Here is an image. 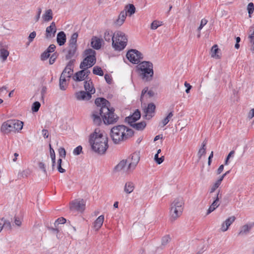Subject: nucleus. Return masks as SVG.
Listing matches in <instances>:
<instances>
[{
  "label": "nucleus",
  "instance_id": "52",
  "mask_svg": "<svg viewBox=\"0 0 254 254\" xmlns=\"http://www.w3.org/2000/svg\"><path fill=\"white\" fill-rule=\"evenodd\" d=\"M36 36V33L35 31L31 32L29 34L28 37L29 43L27 44L28 45H29L30 43L33 41V39L35 38Z\"/></svg>",
  "mask_w": 254,
  "mask_h": 254
},
{
  "label": "nucleus",
  "instance_id": "5",
  "mask_svg": "<svg viewBox=\"0 0 254 254\" xmlns=\"http://www.w3.org/2000/svg\"><path fill=\"white\" fill-rule=\"evenodd\" d=\"M127 36L124 32L118 31L114 33L112 46L115 50L121 51L124 49L127 46Z\"/></svg>",
  "mask_w": 254,
  "mask_h": 254
},
{
  "label": "nucleus",
  "instance_id": "24",
  "mask_svg": "<svg viewBox=\"0 0 254 254\" xmlns=\"http://www.w3.org/2000/svg\"><path fill=\"white\" fill-rule=\"evenodd\" d=\"M57 41L60 46H62L66 42V35L64 32L61 31L58 33Z\"/></svg>",
  "mask_w": 254,
  "mask_h": 254
},
{
  "label": "nucleus",
  "instance_id": "62",
  "mask_svg": "<svg viewBox=\"0 0 254 254\" xmlns=\"http://www.w3.org/2000/svg\"><path fill=\"white\" fill-rule=\"evenodd\" d=\"M55 45L54 44H51L49 46V47L46 50L50 53L53 52L55 51Z\"/></svg>",
  "mask_w": 254,
  "mask_h": 254
},
{
  "label": "nucleus",
  "instance_id": "2",
  "mask_svg": "<svg viewBox=\"0 0 254 254\" xmlns=\"http://www.w3.org/2000/svg\"><path fill=\"white\" fill-rule=\"evenodd\" d=\"M108 139L106 135L101 132L99 128L90 135L89 143L91 148L95 152L104 154L108 148Z\"/></svg>",
  "mask_w": 254,
  "mask_h": 254
},
{
  "label": "nucleus",
  "instance_id": "14",
  "mask_svg": "<svg viewBox=\"0 0 254 254\" xmlns=\"http://www.w3.org/2000/svg\"><path fill=\"white\" fill-rule=\"evenodd\" d=\"M75 96L76 99L80 101H88L92 97L91 94L86 91H80L77 92L75 93Z\"/></svg>",
  "mask_w": 254,
  "mask_h": 254
},
{
  "label": "nucleus",
  "instance_id": "8",
  "mask_svg": "<svg viewBox=\"0 0 254 254\" xmlns=\"http://www.w3.org/2000/svg\"><path fill=\"white\" fill-rule=\"evenodd\" d=\"M127 59L132 64H138L143 59L142 54L138 51L134 49L129 50L127 53Z\"/></svg>",
  "mask_w": 254,
  "mask_h": 254
},
{
  "label": "nucleus",
  "instance_id": "60",
  "mask_svg": "<svg viewBox=\"0 0 254 254\" xmlns=\"http://www.w3.org/2000/svg\"><path fill=\"white\" fill-rule=\"evenodd\" d=\"M74 62H75L74 60H70L68 62V63H67V64L66 66H65V67H68V68H73V66Z\"/></svg>",
  "mask_w": 254,
  "mask_h": 254
},
{
  "label": "nucleus",
  "instance_id": "58",
  "mask_svg": "<svg viewBox=\"0 0 254 254\" xmlns=\"http://www.w3.org/2000/svg\"><path fill=\"white\" fill-rule=\"evenodd\" d=\"M60 156L64 158L66 155V152L64 148L61 147L59 149Z\"/></svg>",
  "mask_w": 254,
  "mask_h": 254
},
{
  "label": "nucleus",
  "instance_id": "49",
  "mask_svg": "<svg viewBox=\"0 0 254 254\" xmlns=\"http://www.w3.org/2000/svg\"><path fill=\"white\" fill-rule=\"evenodd\" d=\"M247 9L250 15L253 13L254 10V3L252 2L249 3L247 6Z\"/></svg>",
  "mask_w": 254,
  "mask_h": 254
},
{
  "label": "nucleus",
  "instance_id": "15",
  "mask_svg": "<svg viewBox=\"0 0 254 254\" xmlns=\"http://www.w3.org/2000/svg\"><path fill=\"white\" fill-rule=\"evenodd\" d=\"M57 31L56 24L54 22H52L51 25L47 27L46 30V37L47 38H52L55 36Z\"/></svg>",
  "mask_w": 254,
  "mask_h": 254
},
{
  "label": "nucleus",
  "instance_id": "16",
  "mask_svg": "<svg viewBox=\"0 0 254 254\" xmlns=\"http://www.w3.org/2000/svg\"><path fill=\"white\" fill-rule=\"evenodd\" d=\"M219 195L220 196H221V194H220V190H219L217 194V196L215 198V200L213 201L212 203L211 204V205L209 206V208L207 210L206 214L208 215L212 212H213L214 210L216 209L220 205L219 202Z\"/></svg>",
  "mask_w": 254,
  "mask_h": 254
},
{
  "label": "nucleus",
  "instance_id": "21",
  "mask_svg": "<svg viewBox=\"0 0 254 254\" xmlns=\"http://www.w3.org/2000/svg\"><path fill=\"white\" fill-rule=\"evenodd\" d=\"M249 42L251 44V50L254 52V24L250 28L249 35L248 37Z\"/></svg>",
  "mask_w": 254,
  "mask_h": 254
},
{
  "label": "nucleus",
  "instance_id": "36",
  "mask_svg": "<svg viewBox=\"0 0 254 254\" xmlns=\"http://www.w3.org/2000/svg\"><path fill=\"white\" fill-rule=\"evenodd\" d=\"M114 33L109 30H106L104 34V38L107 42H113Z\"/></svg>",
  "mask_w": 254,
  "mask_h": 254
},
{
  "label": "nucleus",
  "instance_id": "32",
  "mask_svg": "<svg viewBox=\"0 0 254 254\" xmlns=\"http://www.w3.org/2000/svg\"><path fill=\"white\" fill-rule=\"evenodd\" d=\"M129 125L138 130H141L143 129L146 126V122L144 121H142L138 123H133Z\"/></svg>",
  "mask_w": 254,
  "mask_h": 254
},
{
  "label": "nucleus",
  "instance_id": "37",
  "mask_svg": "<svg viewBox=\"0 0 254 254\" xmlns=\"http://www.w3.org/2000/svg\"><path fill=\"white\" fill-rule=\"evenodd\" d=\"M123 11H125L127 14L128 13L129 15L131 16L135 13V7L132 4H129L126 6Z\"/></svg>",
  "mask_w": 254,
  "mask_h": 254
},
{
  "label": "nucleus",
  "instance_id": "50",
  "mask_svg": "<svg viewBox=\"0 0 254 254\" xmlns=\"http://www.w3.org/2000/svg\"><path fill=\"white\" fill-rule=\"evenodd\" d=\"M170 241V237L169 235H166L163 237L162 239V245L165 246Z\"/></svg>",
  "mask_w": 254,
  "mask_h": 254
},
{
  "label": "nucleus",
  "instance_id": "33",
  "mask_svg": "<svg viewBox=\"0 0 254 254\" xmlns=\"http://www.w3.org/2000/svg\"><path fill=\"white\" fill-rule=\"evenodd\" d=\"M73 72V68L65 67L64 70L63 71L61 75H63V76L66 77L67 78V80H69V78L71 77Z\"/></svg>",
  "mask_w": 254,
  "mask_h": 254
},
{
  "label": "nucleus",
  "instance_id": "26",
  "mask_svg": "<svg viewBox=\"0 0 254 254\" xmlns=\"http://www.w3.org/2000/svg\"><path fill=\"white\" fill-rule=\"evenodd\" d=\"M12 122V127L14 131H19L22 129L23 126V123L17 120H11Z\"/></svg>",
  "mask_w": 254,
  "mask_h": 254
},
{
  "label": "nucleus",
  "instance_id": "4",
  "mask_svg": "<svg viewBox=\"0 0 254 254\" xmlns=\"http://www.w3.org/2000/svg\"><path fill=\"white\" fill-rule=\"evenodd\" d=\"M136 70L140 78L145 81H150L154 74L153 66L152 63L143 61L136 66Z\"/></svg>",
  "mask_w": 254,
  "mask_h": 254
},
{
  "label": "nucleus",
  "instance_id": "29",
  "mask_svg": "<svg viewBox=\"0 0 254 254\" xmlns=\"http://www.w3.org/2000/svg\"><path fill=\"white\" fill-rule=\"evenodd\" d=\"M127 164L126 160L121 161L114 168V171L120 172L123 170Z\"/></svg>",
  "mask_w": 254,
  "mask_h": 254
},
{
  "label": "nucleus",
  "instance_id": "47",
  "mask_svg": "<svg viewBox=\"0 0 254 254\" xmlns=\"http://www.w3.org/2000/svg\"><path fill=\"white\" fill-rule=\"evenodd\" d=\"M218 48H217V46L216 45L213 46L211 49V53L212 57H218V56L216 55L217 53L218 52Z\"/></svg>",
  "mask_w": 254,
  "mask_h": 254
},
{
  "label": "nucleus",
  "instance_id": "55",
  "mask_svg": "<svg viewBox=\"0 0 254 254\" xmlns=\"http://www.w3.org/2000/svg\"><path fill=\"white\" fill-rule=\"evenodd\" d=\"M160 24H159V22L157 21H154L151 24V29L153 30L156 29Z\"/></svg>",
  "mask_w": 254,
  "mask_h": 254
},
{
  "label": "nucleus",
  "instance_id": "22",
  "mask_svg": "<svg viewBox=\"0 0 254 254\" xmlns=\"http://www.w3.org/2000/svg\"><path fill=\"white\" fill-rule=\"evenodd\" d=\"M102 40L97 38V37H93L91 39V46L96 50H99L101 47Z\"/></svg>",
  "mask_w": 254,
  "mask_h": 254
},
{
  "label": "nucleus",
  "instance_id": "45",
  "mask_svg": "<svg viewBox=\"0 0 254 254\" xmlns=\"http://www.w3.org/2000/svg\"><path fill=\"white\" fill-rule=\"evenodd\" d=\"M62 159H59L58 160L57 169L58 171L61 173H63L65 172V170L62 167Z\"/></svg>",
  "mask_w": 254,
  "mask_h": 254
},
{
  "label": "nucleus",
  "instance_id": "46",
  "mask_svg": "<svg viewBox=\"0 0 254 254\" xmlns=\"http://www.w3.org/2000/svg\"><path fill=\"white\" fill-rule=\"evenodd\" d=\"M164 160V156H162L161 157H159V155L156 154L154 156V160L159 165L161 164Z\"/></svg>",
  "mask_w": 254,
  "mask_h": 254
},
{
  "label": "nucleus",
  "instance_id": "18",
  "mask_svg": "<svg viewBox=\"0 0 254 254\" xmlns=\"http://www.w3.org/2000/svg\"><path fill=\"white\" fill-rule=\"evenodd\" d=\"M95 103L99 108L108 107L110 106L109 102L103 98H98L95 101Z\"/></svg>",
  "mask_w": 254,
  "mask_h": 254
},
{
  "label": "nucleus",
  "instance_id": "30",
  "mask_svg": "<svg viewBox=\"0 0 254 254\" xmlns=\"http://www.w3.org/2000/svg\"><path fill=\"white\" fill-rule=\"evenodd\" d=\"M66 77L63 76V75H61L59 80V86L60 89L61 90L64 91L66 89V80H67V79H66Z\"/></svg>",
  "mask_w": 254,
  "mask_h": 254
},
{
  "label": "nucleus",
  "instance_id": "23",
  "mask_svg": "<svg viewBox=\"0 0 254 254\" xmlns=\"http://www.w3.org/2000/svg\"><path fill=\"white\" fill-rule=\"evenodd\" d=\"M127 16L126 12L125 11H122L120 12L118 18L115 22V24L117 26H121L125 21Z\"/></svg>",
  "mask_w": 254,
  "mask_h": 254
},
{
  "label": "nucleus",
  "instance_id": "6",
  "mask_svg": "<svg viewBox=\"0 0 254 254\" xmlns=\"http://www.w3.org/2000/svg\"><path fill=\"white\" fill-rule=\"evenodd\" d=\"M184 202L182 198H177L171 203L170 215L171 221H175L180 217L183 210Z\"/></svg>",
  "mask_w": 254,
  "mask_h": 254
},
{
  "label": "nucleus",
  "instance_id": "35",
  "mask_svg": "<svg viewBox=\"0 0 254 254\" xmlns=\"http://www.w3.org/2000/svg\"><path fill=\"white\" fill-rule=\"evenodd\" d=\"M173 116V112L171 111L168 114V115L166 118H165L163 120H162V121L159 124V126H160L161 127H164L169 123V122L170 121V120H171Z\"/></svg>",
  "mask_w": 254,
  "mask_h": 254
},
{
  "label": "nucleus",
  "instance_id": "25",
  "mask_svg": "<svg viewBox=\"0 0 254 254\" xmlns=\"http://www.w3.org/2000/svg\"><path fill=\"white\" fill-rule=\"evenodd\" d=\"M104 220V216L103 215L99 216L94 223V228L95 230H98L102 226Z\"/></svg>",
  "mask_w": 254,
  "mask_h": 254
},
{
  "label": "nucleus",
  "instance_id": "51",
  "mask_svg": "<svg viewBox=\"0 0 254 254\" xmlns=\"http://www.w3.org/2000/svg\"><path fill=\"white\" fill-rule=\"evenodd\" d=\"M50 57V53L47 50L41 54V59L42 61L47 59Z\"/></svg>",
  "mask_w": 254,
  "mask_h": 254
},
{
  "label": "nucleus",
  "instance_id": "34",
  "mask_svg": "<svg viewBox=\"0 0 254 254\" xmlns=\"http://www.w3.org/2000/svg\"><path fill=\"white\" fill-rule=\"evenodd\" d=\"M78 37V34L74 33L72 34L71 38L69 41V47H77V39Z\"/></svg>",
  "mask_w": 254,
  "mask_h": 254
},
{
  "label": "nucleus",
  "instance_id": "57",
  "mask_svg": "<svg viewBox=\"0 0 254 254\" xmlns=\"http://www.w3.org/2000/svg\"><path fill=\"white\" fill-rule=\"evenodd\" d=\"M39 168L45 173L46 174V167L45 164L43 162H40L38 164Z\"/></svg>",
  "mask_w": 254,
  "mask_h": 254
},
{
  "label": "nucleus",
  "instance_id": "38",
  "mask_svg": "<svg viewBox=\"0 0 254 254\" xmlns=\"http://www.w3.org/2000/svg\"><path fill=\"white\" fill-rule=\"evenodd\" d=\"M42 18L46 22L50 21L53 18V13L51 9L46 10L45 13L43 15Z\"/></svg>",
  "mask_w": 254,
  "mask_h": 254
},
{
  "label": "nucleus",
  "instance_id": "11",
  "mask_svg": "<svg viewBox=\"0 0 254 254\" xmlns=\"http://www.w3.org/2000/svg\"><path fill=\"white\" fill-rule=\"evenodd\" d=\"M85 208V201L81 199H76L73 201L70 205V209L82 212Z\"/></svg>",
  "mask_w": 254,
  "mask_h": 254
},
{
  "label": "nucleus",
  "instance_id": "54",
  "mask_svg": "<svg viewBox=\"0 0 254 254\" xmlns=\"http://www.w3.org/2000/svg\"><path fill=\"white\" fill-rule=\"evenodd\" d=\"M207 20L206 19L203 18V19H201L200 24L199 26L198 27L197 30L199 32H200V31L202 29V28L203 27V26L207 24Z\"/></svg>",
  "mask_w": 254,
  "mask_h": 254
},
{
  "label": "nucleus",
  "instance_id": "12",
  "mask_svg": "<svg viewBox=\"0 0 254 254\" xmlns=\"http://www.w3.org/2000/svg\"><path fill=\"white\" fill-rule=\"evenodd\" d=\"M101 111H102V108H97L92 112L91 117L93 123L96 125L99 126L102 123L101 117H102V113Z\"/></svg>",
  "mask_w": 254,
  "mask_h": 254
},
{
  "label": "nucleus",
  "instance_id": "1",
  "mask_svg": "<svg viewBox=\"0 0 254 254\" xmlns=\"http://www.w3.org/2000/svg\"><path fill=\"white\" fill-rule=\"evenodd\" d=\"M84 55L85 57L79 65L81 70L76 72L72 77V79L76 82L82 81L86 79L87 80V77L90 73L88 68L94 65L96 62V52L93 49L86 50Z\"/></svg>",
  "mask_w": 254,
  "mask_h": 254
},
{
  "label": "nucleus",
  "instance_id": "64",
  "mask_svg": "<svg viewBox=\"0 0 254 254\" xmlns=\"http://www.w3.org/2000/svg\"><path fill=\"white\" fill-rule=\"evenodd\" d=\"M42 135L45 138H48L49 136V132L47 129H43L42 131Z\"/></svg>",
  "mask_w": 254,
  "mask_h": 254
},
{
  "label": "nucleus",
  "instance_id": "53",
  "mask_svg": "<svg viewBox=\"0 0 254 254\" xmlns=\"http://www.w3.org/2000/svg\"><path fill=\"white\" fill-rule=\"evenodd\" d=\"M66 222V219L64 217H60L58 218L55 222V226L59 224H64Z\"/></svg>",
  "mask_w": 254,
  "mask_h": 254
},
{
  "label": "nucleus",
  "instance_id": "43",
  "mask_svg": "<svg viewBox=\"0 0 254 254\" xmlns=\"http://www.w3.org/2000/svg\"><path fill=\"white\" fill-rule=\"evenodd\" d=\"M50 155L52 161V167L53 169H54V167L55 166V164L56 163V155L55 153L54 150L51 147V145L50 144Z\"/></svg>",
  "mask_w": 254,
  "mask_h": 254
},
{
  "label": "nucleus",
  "instance_id": "20",
  "mask_svg": "<svg viewBox=\"0 0 254 254\" xmlns=\"http://www.w3.org/2000/svg\"><path fill=\"white\" fill-rule=\"evenodd\" d=\"M84 88L85 91L90 93L91 95L95 93V89L93 86V83L91 79L87 80L84 82Z\"/></svg>",
  "mask_w": 254,
  "mask_h": 254
},
{
  "label": "nucleus",
  "instance_id": "56",
  "mask_svg": "<svg viewBox=\"0 0 254 254\" xmlns=\"http://www.w3.org/2000/svg\"><path fill=\"white\" fill-rule=\"evenodd\" d=\"M220 185V184L216 181V182L211 187L210 190V193L213 192L219 187Z\"/></svg>",
  "mask_w": 254,
  "mask_h": 254
},
{
  "label": "nucleus",
  "instance_id": "19",
  "mask_svg": "<svg viewBox=\"0 0 254 254\" xmlns=\"http://www.w3.org/2000/svg\"><path fill=\"white\" fill-rule=\"evenodd\" d=\"M140 113L138 110H136L132 116L126 118V120L129 124H130L134 123L136 121L140 119Z\"/></svg>",
  "mask_w": 254,
  "mask_h": 254
},
{
  "label": "nucleus",
  "instance_id": "40",
  "mask_svg": "<svg viewBox=\"0 0 254 254\" xmlns=\"http://www.w3.org/2000/svg\"><path fill=\"white\" fill-rule=\"evenodd\" d=\"M9 55V52L7 50L4 48L0 49V58L2 60L3 62H4L6 60Z\"/></svg>",
  "mask_w": 254,
  "mask_h": 254
},
{
  "label": "nucleus",
  "instance_id": "59",
  "mask_svg": "<svg viewBox=\"0 0 254 254\" xmlns=\"http://www.w3.org/2000/svg\"><path fill=\"white\" fill-rule=\"evenodd\" d=\"M105 79L108 84L112 83V77L110 75L106 74L104 76Z\"/></svg>",
  "mask_w": 254,
  "mask_h": 254
},
{
  "label": "nucleus",
  "instance_id": "48",
  "mask_svg": "<svg viewBox=\"0 0 254 254\" xmlns=\"http://www.w3.org/2000/svg\"><path fill=\"white\" fill-rule=\"evenodd\" d=\"M82 147L81 146L79 145L74 149L73 151V154L74 155H78L82 152Z\"/></svg>",
  "mask_w": 254,
  "mask_h": 254
},
{
  "label": "nucleus",
  "instance_id": "39",
  "mask_svg": "<svg viewBox=\"0 0 254 254\" xmlns=\"http://www.w3.org/2000/svg\"><path fill=\"white\" fill-rule=\"evenodd\" d=\"M148 87H145L142 90L140 97L141 100H142V99L145 96L146 94H147L149 97H152L154 96V93L153 91L152 90H148Z\"/></svg>",
  "mask_w": 254,
  "mask_h": 254
},
{
  "label": "nucleus",
  "instance_id": "9",
  "mask_svg": "<svg viewBox=\"0 0 254 254\" xmlns=\"http://www.w3.org/2000/svg\"><path fill=\"white\" fill-rule=\"evenodd\" d=\"M128 166L127 167V171L133 170L140 160L139 152H135L132 153L130 156L126 159Z\"/></svg>",
  "mask_w": 254,
  "mask_h": 254
},
{
  "label": "nucleus",
  "instance_id": "44",
  "mask_svg": "<svg viewBox=\"0 0 254 254\" xmlns=\"http://www.w3.org/2000/svg\"><path fill=\"white\" fill-rule=\"evenodd\" d=\"M41 106L40 103L38 102H35L32 106V110L33 112H37L39 110V108Z\"/></svg>",
  "mask_w": 254,
  "mask_h": 254
},
{
  "label": "nucleus",
  "instance_id": "41",
  "mask_svg": "<svg viewBox=\"0 0 254 254\" xmlns=\"http://www.w3.org/2000/svg\"><path fill=\"white\" fill-rule=\"evenodd\" d=\"M206 141H204L202 143L201 147L199 149L197 153V155L199 158H200L203 155H204L206 153Z\"/></svg>",
  "mask_w": 254,
  "mask_h": 254
},
{
  "label": "nucleus",
  "instance_id": "61",
  "mask_svg": "<svg viewBox=\"0 0 254 254\" xmlns=\"http://www.w3.org/2000/svg\"><path fill=\"white\" fill-rule=\"evenodd\" d=\"M234 153H235L234 151H230V152L229 153V154L227 156V158H226V160L225 161V165H228V160H229V159H230V158L232 156H233L234 155Z\"/></svg>",
  "mask_w": 254,
  "mask_h": 254
},
{
  "label": "nucleus",
  "instance_id": "28",
  "mask_svg": "<svg viewBox=\"0 0 254 254\" xmlns=\"http://www.w3.org/2000/svg\"><path fill=\"white\" fill-rule=\"evenodd\" d=\"M77 50V47H69L67 50V53L65 56L66 60H69L74 57Z\"/></svg>",
  "mask_w": 254,
  "mask_h": 254
},
{
  "label": "nucleus",
  "instance_id": "27",
  "mask_svg": "<svg viewBox=\"0 0 254 254\" xmlns=\"http://www.w3.org/2000/svg\"><path fill=\"white\" fill-rule=\"evenodd\" d=\"M134 188L135 186L133 183L127 182L125 184L124 190L126 193L129 194L133 191Z\"/></svg>",
  "mask_w": 254,
  "mask_h": 254
},
{
  "label": "nucleus",
  "instance_id": "3",
  "mask_svg": "<svg viewBox=\"0 0 254 254\" xmlns=\"http://www.w3.org/2000/svg\"><path fill=\"white\" fill-rule=\"evenodd\" d=\"M133 134L132 129L124 125L114 126L110 132V137L115 144L121 143L131 137Z\"/></svg>",
  "mask_w": 254,
  "mask_h": 254
},
{
  "label": "nucleus",
  "instance_id": "7",
  "mask_svg": "<svg viewBox=\"0 0 254 254\" xmlns=\"http://www.w3.org/2000/svg\"><path fill=\"white\" fill-rule=\"evenodd\" d=\"M102 109V120L106 125L113 124L117 122L119 117L114 113L113 108L110 109L109 107H103Z\"/></svg>",
  "mask_w": 254,
  "mask_h": 254
},
{
  "label": "nucleus",
  "instance_id": "42",
  "mask_svg": "<svg viewBox=\"0 0 254 254\" xmlns=\"http://www.w3.org/2000/svg\"><path fill=\"white\" fill-rule=\"evenodd\" d=\"M93 73L95 75L103 76L104 72L101 68L98 66H95L93 68Z\"/></svg>",
  "mask_w": 254,
  "mask_h": 254
},
{
  "label": "nucleus",
  "instance_id": "17",
  "mask_svg": "<svg viewBox=\"0 0 254 254\" xmlns=\"http://www.w3.org/2000/svg\"><path fill=\"white\" fill-rule=\"evenodd\" d=\"M236 218L235 216H232L227 218L222 224L221 227V230L222 232L226 231L229 226L235 221Z\"/></svg>",
  "mask_w": 254,
  "mask_h": 254
},
{
  "label": "nucleus",
  "instance_id": "63",
  "mask_svg": "<svg viewBox=\"0 0 254 254\" xmlns=\"http://www.w3.org/2000/svg\"><path fill=\"white\" fill-rule=\"evenodd\" d=\"M185 86L187 87V89H186V92L187 93H189L191 88V86L187 82H185Z\"/></svg>",
  "mask_w": 254,
  "mask_h": 254
},
{
  "label": "nucleus",
  "instance_id": "13",
  "mask_svg": "<svg viewBox=\"0 0 254 254\" xmlns=\"http://www.w3.org/2000/svg\"><path fill=\"white\" fill-rule=\"evenodd\" d=\"M12 125L11 120L5 122L1 125L0 131L4 134H8L10 132L14 131Z\"/></svg>",
  "mask_w": 254,
  "mask_h": 254
},
{
  "label": "nucleus",
  "instance_id": "10",
  "mask_svg": "<svg viewBox=\"0 0 254 254\" xmlns=\"http://www.w3.org/2000/svg\"><path fill=\"white\" fill-rule=\"evenodd\" d=\"M143 110V117L146 120L151 119L155 114L156 106L154 103H151L145 105V104L142 106Z\"/></svg>",
  "mask_w": 254,
  "mask_h": 254
},
{
  "label": "nucleus",
  "instance_id": "31",
  "mask_svg": "<svg viewBox=\"0 0 254 254\" xmlns=\"http://www.w3.org/2000/svg\"><path fill=\"white\" fill-rule=\"evenodd\" d=\"M252 226L250 224H246L241 227L239 233V235H244L247 234L252 228Z\"/></svg>",
  "mask_w": 254,
  "mask_h": 254
}]
</instances>
